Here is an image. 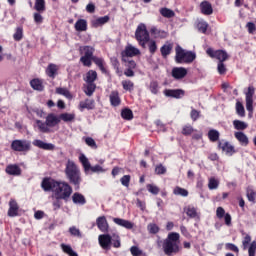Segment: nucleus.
Segmentation results:
<instances>
[{
    "instance_id": "6ab92c4d",
    "label": "nucleus",
    "mask_w": 256,
    "mask_h": 256,
    "mask_svg": "<svg viewBox=\"0 0 256 256\" xmlns=\"http://www.w3.org/2000/svg\"><path fill=\"white\" fill-rule=\"evenodd\" d=\"M172 77L174 79H184V77H187V70L183 67H175L172 69Z\"/></svg>"
},
{
    "instance_id": "ea45409f",
    "label": "nucleus",
    "mask_w": 256,
    "mask_h": 256,
    "mask_svg": "<svg viewBox=\"0 0 256 256\" xmlns=\"http://www.w3.org/2000/svg\"><path fill=\"white\" fill-rule=\"evenodd\" d=\"M61 249L64 253H66L67 255L69 256H79L77 255V252H75L73 250V248H71L70 245H67V244H61Z\"/></svg>"
},
{
    "instance_id": "5701e85b",
    "label": "nucleus",
    "mask_w": 256,
    "mask_h": 256,
    "mask_svg": "<svg viewBox=\"0 0 256 256\" xmlns=\"http://www.w3.org/2000/svg\"><path fill=\"white\" fill-rule=\"evenodd\" d=\"M56 180L44 179L41 183V187L44 191H55Z\"/></svg>"
},
{
    "instance_id": "2eb2a0df",
    "label": "nucleus",
    "mask_w": 256,
    "mask_h": 256,
    "mask_svg": "<svg viewBox=\"0 0 256 256\" xmlns=\"http://www.w3.org/2000/svg\"><path fill=\"white\" fill-rule=\"evenodd\" d=\"M141 51H139L138 48L128 45L126 46L125 50L122 51L121 55L122 57H135L136 55H139Z\"/></svg>"
},
{
    "instance_id": "423d86ee",
    "label": "nucleus",
    "mask_w": 256,
    "mask_h": 256,
    "mask_svg": "<svg viewBox=\"0 0 256 256\" xmlns=\"http://www.w3.org/2000/svg\"><path fill=\"white\" fill-rule=\"evenodd\" d=\"M11 149L20 153L31 150V142L28 140H14L11 143Z\"/></svg>"
},
{
    "instance_id": "79ce46f5",
    "label": "nucleus",
    "mask_w": 256,
    "mask_h": 256,
    "mask_svg": "<svg viewBox=\"0 0 256 256\" xmlns=\"http://www.w3.org/2000/svg\"><path fill=\"white\" fill-rule=\"evenodd\" d=\"M173 193L175 195H179L180 197H188L189 196V191L185 188H181L179 186H176L173 190Z\"/></svg>"
},
{
    "instance_id": "7c9ffc66",
    "label": "nucleus",
    "mask_w": 256,
    "mask_h": 256,
    "mask_svg": "<svg viewBox=\"0 0 256 256\" xmlns=\"http://www.w3.org/2000/svg\"><path fill=\"white\" fill-rule=\"evenodd\" d=\"M30 85L35 91H43V89H45V87L43 86V80L39 78L31 80Z\"/></svg>"
},
{
    "instance_id": "6e6d98bb",
    "label": "nucleus",
    "mask_w": 256,
    "mask_h": 256,
    "mask_svg": "<svg viewBox=\"0 0 256 256\" xmlns=\"http://www.w3.org/2000/svg\"><path fill=\"white\" fill-rule=\"evenodd\" d=\"M149 89L153 95H157L159 93V82L151 81Z\"/></svg>"
},
{
    "instance_id": "a18cd8bd",
    "label": "nucleus",
    "mask_w": 256,
    "mask_h": 256,
    "mask_svg": "<svg viewBox=\"0 0 256 256\" xmlns=\"http://www.w3.org/2000/svg\"><path fill=\"white\" fill-rule=\"evenodd\" d=\"M122 87L124 91H133L135 89V84L131 80H123L122 81Z\"/></svg>"
},
{
    "instance_id": "cd10ccee",
    "label": "nucleus",
    "mask_w": 256,
    "mask_h": 256,
    "mask_svg": "<svg viewBox=\"0 0 256 256\" xmlns=\"http://www.w3.org/2000/svg\"><path fill=\"white\" fill-rule=\"evenodd\" d=\"M35 123L40 133H51V128L47 124V121L43 122L41 120H35Z\"/></svg>"
},
{
    "instance_id": "1a4fd4ad",
    "label": "nucleus",
    "mask_w": 256,
    "mask_h": 256,
    "mask_svg": "<svg viewBox=\"0 0 256 256\" xmlns=\"http://www.w3.org/2000/svg\"><path fill=\"white\" fill-rule=\"evenodd\" d=\"M98 243L105 251H109L113 243V237L109 234H101L98 236Z\"/></svg>"
},
{
    "instance_id": "09e8293b",
    "label": "nucleus",
    "mask_w": 256,
    "mask_h": 256,
    "mask_svg": "<svg viewBox=\"0 0 256 256\" xmlns=\"http://www.w3.org/2000/svg\"><path fill=\"white\" fill-rule=\"evenodd\" d=\"M56 93L58 95H63L66 99H72L73 97L67 88H56Z\"/></svg>"
},
{
    "instance_id": "603ef678",
    "label": "nucleus",
    "mask_w": 256,
    "mask_h": 256,
    "mask_svg": "<svg viewBox=\"0 0 256 256\" xmlns=\"http://www.w3.org/2000/svg\"><path fill=\"white\" fill-rule=\"evenodd\" d=\"M59 118L60 120L65 121V123H69L75 119V114L62 113Z\"/></svg>"
},
{
    "instance_id": "39448f33",
    "label": "nucleus",
    "mask_w": 256,
    "mask_h": 256,
    "mask_svg": "<svg viewBox=\"0 0 256 256\" xmlns=\"http://www.w3.org/2000/svg\"><path fill=\"white\" fill-rule=\"evenodd\" d=\"M79 161L82 163L86 175L89 174V171H92V173H105V169L101 165L91 166V162H89V158L85 154L79 156Z\"/></svg>"
},
{
    "instance_id": "5fc2aeb1",
    "label": "nucleus",
    "mask_w": 256,
    "mask_h": 256,
    "mask_svg": "<svg viewBox=\"0 0 256 256\" xmlns=\"http://www.w3.org/2000/svg\"><path fill=\"white\" fill-rule=\"evenodd\" d=\"M14 41H21L23 39V27H17L13 35Z\"/></svg>"
},
{
    "instance_id": "4d7b16f0",
    "label": "nucleus",
    "mask_w": 256,
    "mask_h": 256,
    "mask_svg": "<svg viewBox=\"0 0 256 256\" xmlns=\"http://www.w3.org/2000/svg\"><path fill=\"white\" fill-rule=\"evenodd\" d=\"M236 113L240 117H245V107L243 106V104L241 102L236 103Z\"/></svg>"
},
{
    "instance_id": "c9c22d12",
    "label": "nucleus",
    "mask_w": 256,
    "mask_h": 256,
    "mask_svg": "<svg viewBox=\"0 0 256 256\" xmlns=\"http://www.w3.org/2000/svg\"><path fill=\"white\" fill-rule=\"evenodd\" d=\"M93 63L99 67V69L102 71V73H105V60L103 58H99L97 56H94L92 58Z\"/></svg>"
},
{
    "instance_id": "680f3d73",
    "label": "nucleus",
    "mask_w": 256,
    "mask_h": 256,
    "mask_svg": "<svg viewBox=\"0 0 256 256\" xmlns=\"http://www.w3.org/2000/svg\"><path fill=\"white\" fill-rule=\"evenodd\" d=\"M249 243H251V235L247 234L242 241L244 251L249 249Z\"/></svg>"
},
{
    "instance_id": "a878e982",
    "label": "nucleus",
    "mask_w": 256,
    "mask_h": 256,
    "mask_svg": "<svg viewBox=\"0 0 256 256\" xmlns=\"http://www.w3.org/2000/svg\"><path fill=\"white\" fill-rule=\"evenodd\" d=\"M72 201L75 205H85L87 203V200L85 199V196L79 192H75L72 195Z\"/></svg>"
},
{
    "instance_id": "393cba45",
    "label": "nucleus",
    "mask_w": 256,
    "mask_h": 256,
    "mask_svg": "<svg viewBox=\"0 0 256 256\" xmlns=\"http://www.w3.org/2000/svg\"><path fill=\"white\" fill-rule=\"evenodd\" d=\"M110 103L113 107H119L121 105V98L119 97V92L118 91H112L110 93Z\"/></svg>"
},
{
    "instance_id": "a19ab883",
    "label": "nucleus",
    "mask_w": 256,
    "mask_h": 256,
    "mask_svg": "<svg viewBox=\"0 0 256 256\" xmlns=\"http://www.w3.org/2000/svg\"><path fill=\"white\" fill-rule=\"evenodd\" d=\"M208 188L210 189V191L218 189L219 188V179H217L215 177L209 178Z\"/></svg>"
},
{
    "instance_id": "3c124183",
    "label": "nucleus",
    "mask_w": 256,
    "mask_h": 256,
    "mask_svg": "<svg viewBox=\"0 0 256 256\" xmlns=\"http://www.w3.org/2000/svg\"><path fill=\"white\" fill-rule=\"evenodd\" d=\"M208 138L210 141L215 143V141H219V131L212 129L208 132Z\"/></svg>"
},
{
    "instance_id": "9b49d317",
    "label": "nucleus",
    "mask_w": 256,
    "mask_h": 256,
    "mask_svg": "<svg viewBox=\"0 0 256 256\" xmlns=\"http://www.w3.org/2000/svg\"><path fill=\"white\" fill-rule=\"evenodd\" d=\"M164 95L174 99H182V97H185V91L182 89H167L164 91Z\"/></svg>"
},
{
    "instance_id": "e2e57ef3",
    "label": "nucleus",
    "mask_w": 256,
    "mask_h": 256,
    "mask_svg": "<svg viewBox=\"0 0 256 256\" xmlns=\"http://www.w3.org/2000/svg\"><path fill=\"white\" fill-rule=\"evenodd\" d=\"M81 63H83V65L85 67H91V61H93V58L89 57V56H82L80 58Z\"/></svg>"
},
{
    "instance_id": "aec40b11",
    "label": "nucleus",
    "mask_w": 256,
    "mask_h": 256,
    "mask_svg": "<svg viewBox=\"0 0 256 256\" xmlns=\"http://www.w3.org/2000/svg\"><path fill=\"white\" fill-rule=\"evenodd\" d=\"M59 71V66L56 64L50 63L46 68V75L50 77V79H55L57 77Z\"/></svg>"
},
{
    "instance_id": "bb28decb",
    "label": "nucleus",
    "mask_w": 256,
    "mask_h": 256,
    "mask_svg": "<svg viewBox=\"0 0 256 256\" xmlns=\"http://www.w3.org/2000/svg\"><path fill=\"white\" fill-rule=\"evenodd\" d=\"M80 110L83 111V109H95V100L93 99H86L84 101H81L79 104Z\"/></svg>"
},
{
    "instance_id": "f8f14e48",
    "label": "nucleus",
    "mask_w": 256,
    "mask_h": 256,
    "mask_svg": "<svg viewBox=\"0 0 256 256\" xmlns=\"http://www.w3.org/2000/svg\"><path fill=\"white\" fill-rule=\"evenodd\" d=\"M96 225L102 233L109 232V222H107V218L105 216L98 217L96 219Z\"/></svg>"
},
{
    "instance_id": "ddd939ff",
    "label": "nucleus",
    "mask_w": 256,
    "mask_h": 256,
    "mask_svg": "<svg viewBox=\"0 0 256 256\" xmlns=\"http://www.w3.org/2000/svg\"><path fill=\"white\" fill-rule=\"evenodd\" d=\"M34 147H38V149H44V151H53L55 149V145L47 142H43L42 140L36 139L32 142Z\"/></svg>"
},
{
    "instance_id": "8fccbe9b",
    "label": "nucleus",
    "mask_w": 256,
    "mask_h": 256,
    "mask_svg": "<svg viewBox=\"0 0 256 256\" xmlns=\"http://www.w3.org/2000/svg\"><path fill=\"white\" fill-rule=\"evenodd\" d=\"M121 117H122V119L131 121V119H133V111H131V109L126 108V109L122 110Z\"/></svg>"
},
{
    "instance_id": "c756f323",
    "label": "nucleus",
    "mask_w": 256,
    "mask_h": 256,
    "mask_svg": "<svg viewBox=\"0 0 256 256\" xmlns=\"http://www.w3.org/2000/svg\"><path fill=\"white\" fill-rule=\"evenodd\" d=\"M184 210L190 219H199V213H197V208H195V206L189 205Z\"/></svg>"
},
{
    "instance_id": "0e129e2a",
    "label": "nucleus",
    "mask_w": 256,
    "mask_h": 256,
    "mask_svg": "<svg viewBox=\"0 0 256 256\" xmlns=\"http://www.w3.org/2000/svg\"><path fill=\"white\" fill-rule=\"evenodd\" d=\"M69 233L73 235V237H81V231L75 226L69 228Z\"/></svg>"
},
{
    "instance_id": "052dcab7",
    "label": "nucleus",
    "mask_w": 256,
    "mask_h": 256,
    "mask_svg": "<svg viewBox=\"0 0 256 256\" xmlns=\"http://www.w3.org/2000/svg\"><path fill=\"white\" fill-rule=\"evenodd\" d=\"M85 143L88 145V147H91V149H97V143L95 140L91 137H86L85 138Z\"/></svg>"
},
{
    "instance_id": "58836bf2",
    "label": "nucleus",
    "mask_w": 256,
    "mask_h": 256,
    "mask_svg": "<svg viewBox=\"0 0 256 256\" xmlns=\"http://www.w3.org/2000/svg\"><path fill=\"white\" fill-rule=\"evenodd\" d=\"M233 126L235 129H237V131H245V129H247V127H249L247 125V123H245L244 121H241V120H234Z\"/></svg>"
},
{
    "instance_id": "4c0bfd02",
    "label": "nucleus",
    "mask_w": 256,
    "mask_h": 256,
    "mask_svg": "<svg viewBox=\"0 0 256 256\" xmlns=\"http://www.w3.org/2000/svg\"><path fill=\"white\" fill-rule=\"evenodd\" d=\"M196 27L200 33H207L209 24L205 20H198Z\"/></svg>"
},
{
    "instance_id": "f257e3e1",
    "label": "nucleus",
    "mask_w": 256,
    "mask_h": 256,
    "mask_svg": "<svg viewBox=\"0 0 256 256\" xmlns=\"http://www.w3.org/2000/svg\"><path fill=\"white\" fill-rule=\"evenodd\" d=\"M181 236L177 232H171L168 234L167 238L163 241L162 247L165 255L171 256L172 253H179L180 243L179 240Z\"/></svg>"
},
{
    "instance_id": "9d476101",
    "label": "nucleus",
    "mask_w": 256,
    "mask_h": 256,
    "mask_svg": "<svg viewBox=\"0 0 256 256\" xmlns=\"http://www.w3.org/2000/svg\"><path fill=\"white\" fill-rule=\"evenodd\" d=\"M246 95V109L249 113H253V95H255V88L253 86L248 87Z\"/></svg>"
},
{
    "instance_id": "4be33fe9",
    "label": "nucleus",
    "mask_w": 256,
    "mask_h": 256,
    "mask_svg": "<svg viewBox=\"0 0 256 256\" xmlns=\"http://www.w3.org/2000/svg\"><path fill=\"white\" fill-rule=\"evenodd\" d=\"M200 10L203 15H213V6L209 1H202L200 4Z\"/></svg>"
},
{
    "instance_id": "774afa93",
    "label": "nucleus",
    "mask_w": 256,
    "mask_h": 256,
    "mask_svg": "<svg viewBox=\"0 0 256 256\" xmlns=\"http://www.w3.org/2000/svg\"><path fill=\"white\" fill-rule=\"evenodd\" d=\"M42 12H35L34 13V22L37 23V25H41L43 23V16L41 15Z\"/></svg>"
},
{
    "instance_id": "2f4dec72",
    "label": "nucleus",
    "mask_w": 256,
    "mask_h": 256,
    "mask_svg": "<svg viewBox=\"0 0 256 256\" xmlns=\"http://www.w3.org/2000/svg\"><path fill=\"white\" fill-rule=\"evenodd\" d=\"M105 23H109V16H103L92 20V26L95 28L101 27L105 25Z\"/></svg>"
},
{
    "instance_id": "f704fd0d",
    "label": "nucleus",
    "mask_w": 256,
    "mask_h": 256,
    "mask_svg": "<svg viewBox=\"0 0 256 256\" xmlns=\"http://www.w3.org/2000/svg\"><path fill=\"white\" fill-rule=\"evenodd\" d=\"M93 47L91 46H84V47H81L80 48V53L81 55H83L84 57H90V58H93Z\"/></svg>"
},
{
    "instance_id": "b1692460",
    "label": "nucleus",
    "mask_w": 256,
    "mask_h": 256,
    "mask_svg": "<svg viewBox=\"0 0 256 256\" xmlns=\"http://www.w3.org/2000/svg\"><path fill=\"white\" fill-rule=\"evenodd\" d=\"M150 33L154 35L156 39H167L169 35L167 32H165V30H159L157 27H152L150 29Z\"/></svg>"
},
{
    "instance_id": "412c9836",
    "label": "nucleus",
    "mask_w": 256,
    "mask_h": 256,
    "mask_svg": "<svg viewBox=\"0 0 256 256\" xmlns=\"http://www.w3.org/2000/svg\"><path fill=\"white\" fill-rule=\"evenodd\" d=\"M17 215H19V205H17V201L10 200L8 217H17Z\"/></svg>"
},
{
    "instance_id": "49530a36",
    "label": "nucleus",
    "mask_w": 256,
    "mask_h": 256,
    "mask_svg": "<svg viewBox=\"0 0 256 256\" xmlns=\"http://www.w3.org/2000/svg\"><path fill=\"white\" fill-rule=\"evenodd\" d=\"M95 89H97V86L95 83H87L86 89L84 90V93L88 96L91 97L93 93H95Z\"/></svg>"
},
{
    "instance_id": "0eeeda50",
    "label": "nucleus",
    "mask_w": 256,
    "mask_h": 256,
    "mask_svg": "<svg viewBox=\"0 0 256 256\" xmlns=\"http://www.w3.org/2000/svg\"><path fill=\"white\" fill-rule=\"evenodd\" d=\"M207 55L211 57L212 59H218L219 62L224 63V61H227L229 59V55L225 50H213V48H208L206 50Z\"/></svg>"
},
{
    "instance_id": "c85d7f7f",
    "label": "nucleus",
    "mask_w": 256,
    "mask_h": 256,
    "mask_svg": "<svg viewBox=\"0 0 256 256\" xmlns=\"http://www.w3.org/2000/svg\"><path fill=\"white\" fill-rule=\"evenodd\" d=\"M171 51H173V44L167 42L160 48L161 55L164 59H167L168 55H171Z\"/></svg>"
},
{
    "instance_id": "473e14b6",
    "label": "nucleus",
    "mask_w": 256,
    "mask_h": 256,
    "mask_svg": "<svg viewBox=\"0 0 256 256\" xmlns=\"http://www.w3.org/2000/svg\"><path fill=\"white\" fill-rule=\"evenodd\" d=\"M6 173L8 175H21V168L17 165H8L6 167Z\"/></svg>"
},
{
    "instance_id": "13d9d810",
    "label": "nucleus",
    "mask_w": 256,
    "mask_h": 256,
    "mask_svg": "<svg viewBox=\"0 0 256 256\" xmlns=\"http://www.w3.org/2000/svg\"><path fill=\"white\" fill-rule=\"evenodd\" d=\"M148 49L151 55H154L157 51V42L155 40H149Z\"/></svg>"
},
{
    "instance_id": "7ed1b4c3",
    "label": "nucleus",
    "mask_w": 256,
    "mask_h": 256,
    "mask_svg": "<svg viewBox=\"0 0 256 256\" xmlns=\"http://www.w3.org/2000/svg\"><path fill=\"white\" fill-rule=\"evenodd\" d=\"M54 195L63 201H69L73 195V187L66 181H56L54 184Z\"/></svg>"
},
{
    "instance_id": "a211bd4d",
    "label": "nucleus",
    "mask_w": 256,
    "mask_h": 256,
    "mask_svg": "<svg viewBox=\"0 0 256 256\" xmlns=\"http://www.w3.org/2000/svg\"><path fill=\"white\" fill-rule=\"evenodd\" d=\"M46 123L49 128L55 127L56 125H59V123H61V119L59 118V116L50 113L46 116Z\"/></svg>"
},
{
    "instance_id": "f03ea898",
    "label": "nucleus",
    "mask_w": 256,
    "mask_h": 256,
    "mask_svg": "<svg viewBox=\"0 0 256 256\" xmlns=\"http://www.w3.org/2000/svg\"><path fill=\"white\" fill-rule=\"evenodd\" d=\"M65 175L67 179L74 185V187H77L79 189V186L81 185V181L83 179L81 178V170L73 162V160H68L66 163V168H65Z\"/></svg>"
},
{
    "instance_id": "20e7f679",
    "label": "nucleus",
    "mask_w": 256,
    "mask_h": 256,
    "mask_svg": "<svg viewBox=\"0 0 256 256\" xmlns=\"http://www.w3.org/2000/svg\"><path fill=\"white\" fill-rule=\"evenodd\" d=\"M175 61L176 63H193L197 59V54L192 51H187L181 46H177Z\"/></svg>"
},
{
    "instance_id": "f3484780",
    "label": "nucleus",
    "mask_w": 256,
    "mask_h": 256,
    "mask_svg": "<svg viewBox=\"0 0 256 256\" xmlns=\"http://www.w3.org/2000/svg\"><path fill=\"white\" fill-rule=\"evenodd\" d=\"M113 222L119 227H124V229H133L135 224L129 220H125L123 218H113Z\"/></svg>"
},
{
    "instance_id": "dca6fc26",
    "label": "nucleus",
    "mask_w": 256,
    "mask_h": 256,
    "mask_svg": "<svg viewBox=\"0 0 256 256\" xmlns=\"http://www.w3.org/2000/svg\"><path fill=\"white\" fill-rule=\"evenodd\" d=\"M234 137L235 139H237L238 143L242 145V147H247V145H249V137H247V135L244 132H235Z\"/></svg>"
},
{
    "instance_id": "864d4df0",
    "label": "nucleus",
    "mask_w": 256,
    "mask_h": 256,
    "mask_svg": "<svg viewBox=\"0 0 256 256\" xmlns=\"http://www.w3.org/2000/svg\"><path fill=\"white\" fill-rule=\"evenodd\" d=\"M147 230L148 233H150L151 235H157V233L159 232V226L155 223H150L147 226Z\"/></svg>"
},
{
    "instance_id": "bf43d9fd",
    "label": "nucleus",
    "mask_w": 256,
    "mask_h": 256,
    "mask_svg": "<svg viewBox=\"0 0 256 256\" xmlns=\"http://www.w3.org/2000/svg\"><path fill=\"white\" fill-rule=\"evenodd\" d=\"M147 190L149 193H152V195H159V187L153 184H148L147 185Z\"/></svg>"
},
{
    "instance_id": "e433bc0d",
    "label": "nucleus",
    "mask_w": 256,
    "mask_h": 256,
    "mask_svg": "<svg viewBox=\"0 0 256 256\" xmlns=\"http://www.w3.org/2000/svg\"><path fill=\"white\" fill-rule=\"evenodd\" d=\"M75 29H76V31H79V32L85 31L87 29V20L79 19L75 23Z\"/></svg>"
},
{
    "instance_id": "6e6552de",
    "label": "nucleus",
    "mask_w": 256,
    "mask_h": 256,
    "mask_svg": "<svg viewBox=\"0 0 256 256\" xmlns=\"http://www.w3.org/2000/svg\"><path fill=\"white\" fill-rule=\"evenodd\" d=\"M135 38L137 41H149V31H147V26L145 24L141 23L137 26Z\"/></svg>"
},
{
    "instance_id": "69168bd1",
    "label": "nucleus",
    "mask_w": 256,
    "mask_h": 256,
    "mask_svg": "<svg viewBox=\"0 0 256 256\" xmlns=\"http://www.w3.org/2000/svg\"><path fill=\"white\" fill-rule=\"evenodd\" d=\"M247 197H248V201L255 203L256 193H255V191H253V189H251V188L247 189Z\"/></svg>"
},
{
    "instance_id": "72a5a7b5",
    "label": "nucleus",
    "mask_w": 256,
    "mask_h": 256,
    "mask_svg": "<svg viewBox=\"0 0 256 256\" xmlns=\"http://www.w3.org/2000/svg\"><path fill=\"white\" fill-rule=\"evenodd\" d=\"M96 80H97V72L94 70H89L86 73V77L84 78V81H86V83H95Z\"/></svg>"
},
{
    "instance_id": "c03bdc74",
    "label": "nucleus",
    "mask_w": 256,
    "mask_h": 256,
    "mask_svg": "<svg viewBox=\"0 0 256 256\" xmlns=\"http://www.w3.org/2000/svg\"><path fill=\"white\" fill-rule=\"evenodd\" d=\"M52 205H53V208H54V211H57L59 209H61V206L63 205V202H61V199L63 198H59V196H52Z\"/></svg>"
},
{
    "instance_id": "338daca9",
    "label": "nucleus",
    "mask_w": 256,
    "mask_h": 256,
    "mask_svg": "<svg viewBox=\"0 0 256 256\" xmlns=\"http://www.w3.org/2000/svg\"><path fill=\"white\" fill-rule=\"evenodd\" d=\"M255 253H256V241H253L248 247V255L255 256Z\"/></svg>"
},
{
    "instance_id": "37998d69",
    "label": "nucleus",
    "mask_w": 256,
    "mask_h": 256,
    "mask_svg": "<svg viewBox=\"0 0 256 256\" xmlns=\"http://www.w3.org/2000/svg\"><path fill=\"white\" fill-rule=\"evenodd\" d=\"M160 14L162 17H166V19H171V17H175V12L169 8H161Z\"/></svg>"
},
{
    "instance_id": "de8ad7c7",
    "label": "nucleus",
    "mask_w": 256,
    "mask_h": 256,
    "mask_svg": "<svg viewBox=\"0 0 256 256\" xmlns=\"http://www.w3.org/2000/svg\"><path fill=\"white\" fill-rule=\"evenodd\" d=\"M34 9L38 11V13H44L45 11V0H36Z\"/></svg>"
},
{
    "instance_id": "4468645a",
    "label": "nucleus",
    "mask_w": 256,
    "mask_h": 256,
    "mask_svg": "<svg viewBox=\"0 0 256 256\" xmlns=\"http://www.w3.org/2000/svg\"><path fill=\"white\" fill-rule=\"evenodd\" d=\"M219 149H221L226 155H234L235 147L231 145L229 142H219L218 144Z\"/></svg>"
}]
</instances>
